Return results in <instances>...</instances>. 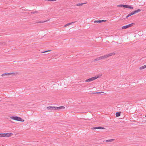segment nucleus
I'll list each match as a JSON object with an SVG mask.
<instances>
[{
  "label": "nucleus",
  "mask_w": 146,
  "mask_h": 146,
  "mask_svg": "<svg viewBox=\"0 0 146 146\" xmlns=\"http://www.w3.org/2000/svg\"><path fill=\"white\" fill-rule=\"evenodd\" d=\"M10 118L13 120L19 121L23 122L25 121L22 118L16 116H11Z\"/></svg>",
  "instance_id": "1"
},
{
  "label": "nucleus",
  "mask_w": 146,
  "mask_h": 146,
  "mask_svg": "<svg viewBox=\"0 0 146 146\" xmlns=\"http://www.w3.org/2000/svg\"><path fill=\"white\" fill-rule=\"evenodd\" d=\"M115 54L113 52L110 53L108 54H106L104 56L100 57V60H104L105 59L108 58L110 56L115 55Z\"/></svg>",
  "instance_id": "2"
},
{
  "label": "nucleus",
  "mask_w": 146,
  "mask_h": 146,
  "mask_svg": "<svg viewBox=\"0 0 146 146\" xmlns=\"http://www.w3.org/2000/svg\"><path fill=\"white\" fill-rule=\"evenodd\" d=\"M102 75H98L96 76H95V77H92L91 78H90L88 79H87L85 81V82H91V81H92L95 79L100 77L101 76H102Z\"/></svg>",
  "instance_id": "3"
},
{
  "label": "nucleus",
  "mask_w": 146,
  "mask_h": 146,
  "mask_svg": "<svg viewBox=\"0 0 146 146\" xmlns=\"http://www.w3.org/2000/svg\"><path fill=\"white\" fill-rule=\"evenodd\" d=\"M16 74L15 73V72H10L9 73H4L2 75V76H9L10 75H15Z\"/></svg>",
  "instance_id": "4"
},
{
  "label": "nucleus",
  "mask_w": 146,
  "mask_h": 146,
  "mask_svg": "<svg viewBox=\"0 0 146 146\" xmlns=\"http://www.w3.org/2000/svg\"><path fill=\"white\" fill-rule=\"evenodd\" d=\"M13 135V134L12 133H5V137H9Z\"/></svg>",
  "instance_id": "5"
},
{
  "label": "nucleus",
  "mask_w": 146,
  "mask_h": 146,
  "mask_svg": "<svg viewBox=\"0 0 146 146\" xmlns=\"http://www.w3.org/2000/svg\"><path fill=\"white\" fill-rule=\"evenodd\" d=\"M106 20H100L97 21H94V23H101L102 22H106Z\"/></svg>",
  "instance_id": "6"
},
{
  "label": "nucleus",
  "mask_w": 146,
  "mask_h": 146,
  "mask_svg": "<svg viewBox=\"0 0 146 146\" xmlns=\"http://www.w3.org/2000/svg\"><path fill=\"white\" fill-rule=\"evenodd\" d=\"M47 109L48 110H56L55 107L54 106H49L47 108Z\"/></svg>",
  "instance_id": "7"
},
{
  "label": "nucleus",
  "mask_w": 146,
  "mask_h": 146,
  "mask_svg": "<svg viewBox=\"0 0 146 146\" xmlns=\"http://www.w3.org/2000/svg\"><path fill=\"white\" fill-rule=\"evenodd\" d=\"M56 110H58L60 109H62L65 108V107L64 106H61L59 107H55Z\"/></svg>",
  "instance_id": "8"
},
{
  "label": "nucleus",
  "mask_w": 146,
  "mask_h": 146,
  "mask_svg": "<svg viewBox=\"0 0 146 146\" xmlns=\"http://www.w3.org/2000/svg\"><path fill=\"white\" fill-rule=\"evenodd\" d=\"M145 68H146V64L144 65L143 66H140L139 68V69L140 70H143V69H145Z\"/></svg>",
  "instance_id": "9"
},
{
  "label": "nucleus",
  "mask_w": 146,
  "mask_h": 146,
  "mask_svg": "<svg viewBox=\"0 0 146 146\" xmlns=\"http://www.w3.org/2000/svg\"><path fill=\"white\" fill-rule=\"evenodd\" d=\"M87 2L84 3H78L76 5L78 6H82L83 5L87 3Z\"/></svg>",
  "instance_id": "10"
},
{
  "label": "nucleus",
  "mask_w": 146,
  "mask_h": 146,
  "mask_svg": "<svg viewBox=\"0 0 146 146\" xmlns=\"http://www.w3.org/2000/svg\"><path fill=\"white\" fill-rule=\"evenodd\" d=\"M121 113V112H117L116 114V115L117 117H118L120 116V114Z\"/></svg>",
  "instance_id": "11"
},
{
  "label": "nucleus",
  "mask_w": 146,
  "mask_h": 146,
  "mask_svg": "<svg viewBox=\"0 0 146 146\" xmlns=\"http://www.w3.org/2000/svg\"><path fill=\"white\" fill-rule=\"evenodd\" d=\"M134 25H135V24L133 23H132L131 24L128 25H127V28H128L129 27H131L133 26Z\"/></svg>",
  "instance_id": "12"
},
{
  "label": "nucleus",
  "mask_w": 146,
  "mask_h": 146,
  "mask_svg": "<svg viewBox=\"0 0 146 146\" xmlns=\"http://www.w3.org/2000/svg\"><path fill=\"white\" fill-rule=\"evenodd\" d=\"M94 129H104V128L102 127H95L94 128Z\"/></svg>",
  "instance_id": "13"
},
{
  "label": "nucleus",
  "mask_w": 146,
  "mask_h": 146,
  "mask_svg": "<svg viewBox=\"0 0 146 146\" xmlns=\"http://www.w3.org/2000/svg\"><path fill=\"white\" fill-rule=\"evenodd\" d=\"M0 137H5V133H0Z\"/></svg>",
  "instance_id": "14"
},
{
  "label": "nucleus",
  "mask_w": 146,
  "mask_h": 146,
  "mask_svg": "<svg viewBox=\"0 0 146 146\" xmlns=\"http://www.w3.org/2000/svg\"><path fill=\"white\" fill-rule=\"evenodd\" d=\"M141 10L140 9H137L134 11L135 13L141 11Z\"/></svg>",
  "instance_id": "15"
},
{
  "label": "nucleus",
  "mask_w": 146,
  "mask_h": 146,
  "mask_svg": "<svg viewBox=\"0 0 146 146\" xmlns=\"http://www.w3.org/2000/svg\"><path fill=\"white\" fill-rule=\"evenodd\" d=\"M127 28H127V25L123 26L121 27L122 29H126Z\"/></svg>",
  "instance_id": "16"
},
{
  "label": "nucleus",
  "mask_w": 146,
  "mask_h": 146,
  "mask_svg": "<svg viewBox=\"0 0 146 146\" xmlns=\"http://www.w3.org/2000/svg\"><path fill=\"white\" fill-rule=\"evenodd\" d=\"M100 57H98L97 58H96L94 60V61H98L100 60Z\"/></svg>",
  "instance_id": "17"
},
{
  "label": "nucleus",
  "mask_w": 146,
  "mask_h": 146,
  "mask_svg": "<svg viewBox=\"0 0 146 146\" xmlns=\"http://www.w3.org/2000/svg\"><path fill=\"white\" fill-rule=\"evenodd\" d=\"M72 23L67 24H66V25H65L64 26V27H66L67 26H68V25H71V24Z\"/></svg>",
  "instance_id": "18"
},
{
  "label": "nucleus",
  "mask_w": 146,
  "mask_h": 146,
  "mask_svg": "<svg viewBox=\"0 0 146 146\" xmlns=\"http://www.w3.org/2000/svg\"><path fill=\"white\" fill-rule=\"evenodd\" d=\"M114 139H111L106 140V141L107 142H111L114 141Z\"/></svg>",
  "instance_id": "19"
},
{
  "label": "nucleus",
  "mask_w": 146,
  "mask_h": 146,
  "mask_svg": "<svg viewBox=\"0 0 146 146\" xmlns=\"http://www.w3.org/2000/svg\"><path fill=\"white\" fill-rule=\"evenodd\" d=\"M127 8L131 9H133V7L131 6H130L129 5H127Z\"/></svg>",
  "instance_id": "20"
},
{
  "label": "nucleus",
  "mask_w": 146,
  "mask_h": 146,
  "mask_svg": "<svg viewBox=\"0 0 146 146\" xmlns=\"http://www.w3.org/2000/svg\"><path fill=\"white\" fill-rule=\"evenodd\" d=\"M117 7H123V5H118L117 6Z\"/></svg>",
  "instance_id": "21"
},
{
  "label": "nucleus",
  "mask_w": 146,
  "mask_h": 146,
  "mask_svg": "<svg viewBox=\"0 0 146 146\" xmlns=\"http://www.w3.org/2000/svg\"><path fill=\"white\" fill-rule=\"evenodd\" d=\"M130 14L131 15H133L135 14V11H134L131 12V13Z\"/></svg>",
  "instance_id": "22"
},
{
  "label": "nucleus",
  "mask_w": 146,
  "mask_h": 146,
  "mask_svg": "<svg viewBox=\"0 0 146 146\" xmlns=\"http://www.w3.org/2000/svg\"><path fill=\"white\" fill-rule=\"evenodd\" d=\"M131 16L130 14V13L129 14H128V15H127L126 16V18H128V17H129L130 16Z\"/></svg>",
  "instance_id": "23"
},
{
  "label": "nucleus",
  "mask_w": 146,
  "mask_h": 146,
  "mask_svg": "<svg viewBox=\"0 0 146 146\" xmlns=\"http://www.w3.org/2000/svg\"><path fill=\"white\" fill-rule=\"evenodd\" d=\"M127 5H123V7L127 8Z\"/></svg>",
  "instance_id": "24"
},
{
  "label": "nucleus",
  "mask_w": 146,
  "mask_h": 146,
  "mask_svg": "<svg viewBox=\"0 0 146 146\" xmlns=\"http://www.w3.org/2000/svg\"><path fill=\"white\" fill-rule=\"evenodd\" d=\"M51 51V50H48L46 51H45V52H43V53L46 52H50Z\"/></svg>",
  "instance_id": "25"
},
{
  "label": "nucleus",
  "mask_w": 146,
  "mask_h": 146,
  "mask_svg": "<svg viewBox=\"0 0 146 146\" xmlns=\"http://www.w3.org/2000/svg\"><path fill=\"white\" fill-rule=\"evenodd\" d=\"M43 22H40V23H43Z\"/></svg>",
  "instance_id": "26"
},
{
  "label": "nucleus",
  "mask_w": 146,
  "mask_h": 146,
  "mask_svg": "<svg viewBox=\"0 0 146 146\" xmlns=\"http://www.w3.org/2000/svg\"><path fill=\"white\" fill-rule=\"evenodd\" d=\"M145 117L146 118V115H145Z\"/></svg>",
  "instance_id": "27"
}]
</instances>
